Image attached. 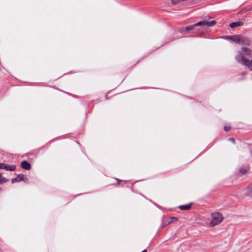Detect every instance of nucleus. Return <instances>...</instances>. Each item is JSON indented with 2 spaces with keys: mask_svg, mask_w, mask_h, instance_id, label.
<instances>
[{
  "mask_svg": "<svg viewBox=\"0 0 252 252\" xmlns=\"http://www.w3.org/2000/svg\"><path fill=\"white\" fill-rule=\"evenodd\" d=\"M245 194L247 196L252 198V184L247 188Z\"/></svg>",
  "mask_w": 252,
  "mask_h": 252,
  "instance_id": "11",
  "label": "nucleus"
},
{
  "mask_svg": "<svg viewBox=\"0 0 252 252\" xmlns=\"http://www.w3.org/2000/svg\"><path fill=\"white\" fill-rule=\"evenodd\" d=\"M8 181V180L3 177L2 174L0 173V184L5 183Z\"/></svg>",
  "mask_w": 252,
  "mask_h": 252,
  "instance_id": "13",
  "label": "nucleus"
},
{
  "mask_svg": "<svg viewBox=\"0 0 252 252\" xmlns=\"http://www.w3.org/2000/svg\"><path fill=\"white\" fill-rule=\"evenodd\" d=\"M239 44H241L243 45H249L250 44V40L246 37L240 35V41Z\"/></svg>",
  "mask_w": 252,
  "mask_h": 252,
  "instance_id": "5",
  "label": "nucleus"
},
{
  "mask_svg": "<svg viewBox=\"0 0 252 252\" xmlns=\"http://www.w3.org/2000/svg\"><path fill=\"white\" fill-rule=\"evenodd\" d=\"M229 140L232 141L234 143H235V140L233 138H229Z\"/></svg>",
  "mask_w": 252,
  "mask_h": 252,
  "instance_id": "19",
  "label": "nucleus"
},
{
  "mask_svg": "<svg viewBox=\"0 0 252 252\" xmlns=\"http://www.w3.org/2000/svg\"><path fill=\"white\" fill-rule=\"evenodd\" d=\"M230 129V126H225L224 127V130L226 131H227Z\"/></svg>",
  "mask_w": 252,
  "mask_h": 252,
  "instance_id": "16",
  "label": "nucleus"
},
{
  "mask_svg": "<svg viewBox=\"0 0 252 252\" xmlns=\"http://www.w3.org/2000/svg\"><path fill=\"white\" fill-rule=\"evenodd\" d=\"M21 166L23 169L26 170H30L31 168V164L26 160L21 162Z\"/></svg>",
  "mask_w": 252,
  "mask_h": 252,
  "instance_id": "7",
  "label": "nucleus"
},
{
  "mask_svg": "<svg viewBox=\"0 0 252 252\" xmlns=\"http://www.w3.org/2000/svg\"><path fill=\"white\" fill-rule=\"evenodd\" d=\"M178 219L176 217H171L169 218L165 222L164 225L163 226V228L165 226L169 224L170 223L173 222L177 221Z\"/></svg>",
  "mask_w": 252,
  "mask_h": 252,
  "instance_id": "9",
  "label": "nucleus"
},
{
  "mask_svg": "<svg viewBox=\"0 0 252 252\" xmlns=\"http://www.w3.org/2000/svg\"><path fill=\"white\" fill-rule=\"evenodd\" d=\"M240 35H234V37H232V38H233L232 41L239 44L240 41Z\"/></svg>",
  "mask_w": 252,
  "mask_h": 252,
  "instance_id": "12",
  "label": "nucleus"
},
{
  "mask_svg": "<svg viewBox=\"0 0 252 252\" xmlns=\"http://www.w3.org/2000/svg\"><path fill=\"white\" fill-rule=\"evenodd\" d=\"M250 170V167L249 165H246L239 168V172L242 175L246 174Z\"/></svg>",
  "mask_w": 252,
  "mask_h": 252,
  "instance_id": "6",
  "label": "nucleus"
},
{
  "mask_svg": "<svg viewBox=\"0 0 252 252\" xmlns=\"http://www.w3.org/2000/svg\"><path fill=\"white\" fill-rule=\"evenodd\" d=\"M18 182L19 181H18V179H17V177L14 178V179H12V180H11V182L12 183H14Z\"/></svg>",
  "mask_w": 252,
  "mask_h": 252,
  "instance_id": "18",
  "label": "nucleus"
},
{
  "mask_svg": "<svg viewBox=\"0 0 252 252\" xmlns=\"http://www.w3.org/2000/svg\"><path fill=\"white\" fill-rule=\"evenodd\" d=\"M142 252H147L146 250H143Z\"/></svg>",
  "mask_w": 252,
  "mask_h": 252,
  "instance_id": "20",
  "label": "nucleus"
},
{
  "mask_svg": "<svg viewBox=\"0 0 252 252\" xmlns=\"http://www.w3.org/2000/svg\"><path fill=\"white\" fill-rule=\"evenodd\" d=\"M249 9H250V11L252 10V7H251V8H249Z\"/></svg>",
  "mask_w": 252,
  "mask_h": 252,
  "instance_id": "21",
  "label": "nucleus"
},
{
  "mask_svg": "<svg viewBox=\"0 0 252 252\" xmlns=\"http://www.w3.org/2000/svg\"><path fill=\"white\" fill-rule=\"evenodd\" d=\"M216 24V21L215 20L211 21H200L193 25L189 26L186 27H182L179 29V32L183 34H187L189 32V31L194 29L196 26H200L202 29H204V27H212Z\"/></svg>",
  "mask_w": 252,
  "mask_h": 252,
  "instance_id": "2",
  "label": "nucleus"
},
{
  "mask_svg": "<svg viewBox=\"0 0 252 252\" xmlns=\"http://www.w3.org/2000/svg\"><path fill=\"white\" fill-rule=\"evenodd\" d=\"M248 11H250V9L248 8L244 7L240 11L239 13H243Z\"/></svg>",
  "mask_w": 252,
  "mask_h": 252,
  "instance_id": "15",
  "label": "nucleus"
},
{
  "mask_svg": "<svg viewBox=\"0 0 252 252\" xmlns=\"http://www.w3.org/2000/svg\"><path fill=\"white\" fill-rule=\"evenodd\" d=\"M192 203H190L187 205H180L179 206V208L181 210H189L191 209Z\"/></svg>",
  "mask_w": 252,
  "mask_h": 252,
  "instance_id": "8",
  "label": "nucleus"
},
{
  "mask_svg": "<svg viewBox=\"0 0 252 252\" xmlns=\"http://www.w3.org/2000/svg\"><path fill=\"white\" fill-rule=\"evenodd\" d=\"M117 180L118 181V184H119V182H120V180H118V179H117Z\"/></svg>",
  "mask_w": 252,
  "mask_h": 252,
  "instance_id": "22",
  "label": "nucleus"
},
{
  "mask_svg": "<svg viewBox=\"0 0 252 252\" xmlns=\"http://www.w3.org/2000/svg\"><path fill=\"white\" fill-rule=\"evenodd\" d=\"M211 221L209 223L211 227H214L220 224L223 220L222 215L218 212L212 213L211 214Z\"/></svg>",
  "mask_w": 252,
  "mask_h": 252,
  "instance_id": "3",
  "label": "nucleus"
},
{
  "mask_svg": "<svg viewBox=\"0 0 252 252\" xmlns=\"http://www.w3.org/2000/svg\"><path fill=\"white\" fill-rule=\"evenodd\" d=\"M251 53V50L248 48L243 47L239 52V55L235 56V58L238 63L251 68L252 62L246 59L245 56H249Z\"/></svg>",
  "mask_w": 252,
  "mask_h": 252,
  "instance_id": "1",
  "label": "nucleus"
},
{
  "mask_svg": "<svg viewBox=\"0 0 252 252\" xmlns=\"http://www.w3.org/2000/svg\"><path fill=\"white\" fill-rule=\"evenodd\" d=\"M0 169H4L9 171H14L16 169V166L14 165H9L7 164L0 163Z\"/></svg>",
  "mask_w": 252,
  "mask_h": 252,
  "instance_id": "4",
  "label": "nucleus"
},
{
  "mask_svg": "<svg viewBox=\"0 0 252 252\" xmlns=\"http://www.w3.org/2000/svg\"><path fill=\"white\" fill-rule=\"evenodd\" d=\"M17 178L18 179V181L19 182L20 181H23V180H25V176L23 174H19L17 176Z\"/></svg>",
  "mask_w": 252,
  "mask_h": 252,
  "instance_id": "14",
  "label": "nucleus"
},
{
  "mask_svg": "<svg viewBox=\"0 0 252 252\" xmlns=\"http://www.w3.org/2000/svg\"><path fill=\"white\" fill-rule=\"evenodd\" d=\"M243 25H244L243 22L238 21V22H235L231 23L229 25V27L231 28H233L235 27H240V26H242Z\"/></svg>",
  "mask_w": 252,
  "mask_h": 252,
  "instance_id": "10",
  "label": "nucleus"
},
{
  "mask_svg": "<svg viewBox=\"0 0 252 252\" xmlns=\"http://www.w3.org/2000/svg\"><path fill=\"white\" fill-rule=\"evenodd\" d=\"M232 37H234V35L233 36H227L226 37V39H228V40H231L232 41L233 40V39Z\"/></svg>",
  "mask_w": 252,
  "mask_h": 252,
  "instance_id": "17",
  "label": "nucleus"
}]
</instances>
